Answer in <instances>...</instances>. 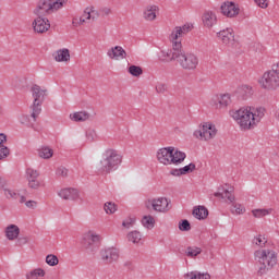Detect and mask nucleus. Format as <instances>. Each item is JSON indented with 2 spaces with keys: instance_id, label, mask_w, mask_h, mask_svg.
<instances>
[{
  "instance_id": "nucleus-27",
  "label": "nucleus",
  "mask_w": 279,
  "mask_h": 279,
  "mask_svg": "<svg viewBox=\"0 0 279 279\" xmlns=\"http://www.w3.org/2000/svg\"><path fill=\"white\" fill-rule=\"evenodd\" d=\"M45 278V270L41 268L33 269L26 274V279Z\"/></svg>"
},
{
  "instance_id": "nucleus-43",
  "label": "nucleus",
  "mask_w": 279,
  "mask_h": 279,
  "mask_svg": "<svg viewBox=\"0 0 279 279\" xmlns=\"http://www.w3.org/2000/svg\"><path fill=\"white\" fill-rule=\"evenodd\" d=\"M179 230H181V232H189V230H191V222L186 219L182 220L179 222Z\"/></svg>"
},
{
  "instance_id": "nucleus-51",
  "label": "nucleus",
  "mask_w": 279,
  "mask_h": 279,
  "mask_svg": "<svg viewBox=\"0 0 279 279\" xmlns=\"http://www.w3.org/2000/svg\"><path fill=\"white\" fill-rule=\"evenodd\" d=\"M28 187L34 190L40 189V181L38 179L28 181Z\"/></svg>"
},
{
  "instance_id": "nucleus-5",
  "label": "nucleus",
  "mask_w": 279,
  "mask_h": 279,
  "mask_svg": "<svg viewBox=\"0 0 279 279\" xmlns=\"http://www.w3.org/2000/svg\"><path fill=\"white\" fill-rule=\"evenodd\" d=\"M123 158L114 149H107L104 154V159L100 161V171L102 173H110L117 171Z\"/></svg>"
},
{
  "instance_id": "nucleus-46",
  "label": "nucleus",
  "mask_w": 279,
  "mask_h": 279,
  "mask_svg": "<svg viewBox=\"0 0 279 279\" xmlns=\"http://www.w3.org/2000/svg\"><path fill=\"white\" fill-rule=\"evenodd\" d=\"M196 166L195 163H190L187 166H184L183 168H181V173L183 175H186V173H193V171H195Z\"/></svg>"
},
{
  "instance_id": "nucleus-38",
  "label": "nucleus",
  "mask_w": 279,
  "mask_h": 279,
  "mask_svg": "<svg viewBox=\"0 0 279 279\" xmlns=\"http://www.w3.org/2000/svg\"><path fill=\"white\" fill-rule=\"evenodd\" d=\"M3 195L7 197V199H19L20 194L16 192V190L5 187L3 190Z\"/></svg>"
},
{
  "instance_id": "nucleus-53",
  "label": "nucleus",
  "mask_w": 279,
  "mask_h": 279,
  "mask_svg": "<svg viewBox=\"0 0 279 279\" xmlns=\"http://www.w3.org/2000/svg\"><path fill=\"white\" fill-rule=\"evenodd\" d=\"M27 243H29V239L27 236H22L17 239L16 245L21 247L23 245H27Z\"/></svg>"
},
{
  "instance_id": "nucleus-34",
  "label": "nucleus",
  "mask_w": 279,
  "mask_h": 279,
  "mask_svg": "<svg viewBox=\"0 0 279 279\" xmlns=\"http://www.w3.org/2000/svg\"><path fill=\"white\" fill-rule=\"evenodd\" d=\"M142 223L144 228H147L148 230H151L154 228L156 220L153 216H144L142 219Z\"/></svg>"
},
{
  "instance_id": "nucleus-31",
  "label": "nucleus",
  "mask_w": 279,
  "mask_h": 279,
  "mask_svg": "<svg viewBox=\"0 0 279 279\" xmlns=\"http://www.w3.org/2000/svg\"><path fill=\"white\" fill-rule=\"evenodd\" d=\"M238 93L242 95V99H247V97H252V87L250 85H242Z\"/></svg>"
},
{
  "instance_id": "nucleus-61",
  "label": "nucleus",
  "mask_w": 279,
  "mask_h": 279,
  "mask_svg": "<svg viewBox=\"0 0 279 279\" xmlns=\"http://www.w3.org/2000/svg\"><path fill=\"white\" fill-rule=\"evenodd\" d=\"M272 70L279 75V61L272 65Z\"/></svg>"
},
{
  "instance_id": "nucleus-35",
  "label": "nucleus",
  "mask_w": 279,
  "mask_h": 279,
  "mask_svg": "<svg viewBox=\"0 0 279 279\" xmlns=\"http://www.w3.org/2000/svg\"><path fill=\"white\" fill-rule=\"evenodd\" d=\"M266 243H267V238H265V235L263 234H258L252 240V244L257 245V247H265Z\"/></svg>"
},
{
  "instance_id": "nucleus-1",
  "label": "nucleus",
  "mask_w": 279,
  "mask_h": 279,
  "mask_svg": "<svg viewBox=\"0 0 279 279\" xmlns=\"http://www.w3.org/2000/svg\"><path fill=\"white\" fill-rule=\"evenodd\" d=\"M191 29H193V25L191 24L177 26L172 29L169 36L170 41L172 43V49L161 51L163 62H173L177 60L184 71H195V69L199 66V58H197L195 53L184 52L182 49V41L180 40V38L186 36Z\"/></svg>"
},
{
  "instance_id": "nucleus-22",
  "label": "nucleus",
  "mask_w": 279,
  "mask_h": 279,
  "mask_svg": "<svg viewBox=\"0 0 279 279\" xmlns=\"http://www.w3.org/2000/svg\"><path fill=\"white\" fill-rule=\"evenodd\" d=\"M159 8L156 4L148 5L143 12V19L145 21H156V12H158Z\"/></svg>"
},
{
  "instance_id": "nucleus-11",
  "label": "nucleus",
  "mask_w": 279,
  "mask_h": 279,
  "mask_svg": "<svg viewBox=\"0 0 279 279\" xmlns=\"http://www.w3.org/2000/svg\"><path fill=\"white\" fill-rule=\"evenodd\" d=\"M100 258L105 262V265H111L116 260H119V248L109 247L100 251Z\"/></svg>"
},
{
  "instance_id": "nucleus-2",
  "label": "nucleus",
  "mask_w": 279,
  "mask_h": 279,
  "mask_svg": "<svg viewBox=\"0 0 279 279\" xmlns=\"http://www.w3.org/2000/svg\"><path fill=\"white\" fill-rule=\"evenodd\" d=\"M232 119L240 125L241 130H254L263 117H265V108L243 107L230 112Z\"/></svg>"
},
{
  "instance_id": "nucleus-18",
  "label": "nucleus",
  "mask_w": 279,
  "mask_h": 279,
  "mask_svg": "<svg viewBox=\"0 0 279 279\" xmlns=\"http://www.w3.org/2000/svg\"><path fill=\"white\" fill-rule=\"evenodd\" d=\"M219 191L222 192H216L214 193V197H221V199H225V202H227V204H234V189L231 190H223L219 189Z\"/></svg>"
},
{
  "instance_id": "nucleus-28",
  "label": "nucleus",
  "mask_w": 279,
  "mask_h": 279,
  "mask_svg": "<svg viewBox=\"0 0 279 279\" xmlns=\"http://www.w3.org/2000/svg\"><path fill=\"white\" fill-rule=\"evenodd\" d=\"M72 121H88L90 119V114L86 111H80L70 116Z\"/></svg>"
},
{
  "instance_id": "nucleus-21",
  "label": "nucleus",
  "mask_w": 279,
  "mask_h": 279,
  "mask_svg": "<svg viewBox=\"0 0 279 279\" xmlns=\"http://www.w3.org/2000/svg\"><path fill=\"white\" fill-rule=\"evenodd\" d=\"M19 234H21V229L16 225H10L5 228V236L9 241H14L19 239Z\"/></svg>"
},
{
  "instance_id": "nucleus-55",
  "label": "nucleus",
  "mask_w": 279,
  "mask_h": 279,
  "mask_svg": "<svg viewBox=\"0 0 279 279\" xmlns=\"http://www.w3.org/2000/svg\"><path fill=\"white\" fill-rule=\"evenodd\" d=\"M20 121L23 125H31L34 123L29 121V116H22Z\"/></svg>"
},
{
  "instance_id": "nucleus-24",
  "label": "nucleus",
  "mask_w": 279,
  "mask_h": 279,
  "mask_svg": "<svg viewBox=\"0 0 279 279\" xmlns=\"http://www.w3.org/2000/svg\"><path fill=\"white\" fill-rule=\"evenodd\" d=\"M185 279H210V275L208 272H199L197 270L191 271L184 275Z\"/></svg>"
},
{
  "instance_id": "nucleus-49",
  "label": "nucleus",
  "mask_w": 279,
  "mask_h": 279,
  "mask_svg": "<svg viewBox=\"0 0 279 279\" xmlns=\"http://www.w3.org/2000/svg\"><path fill=\"white\" fill-rule=\"evenodd\" d=\"M85 20L84 17H73L72 25L73 27H80L81 25H84Z\"/></svg>"
},
{
  "instance_id": "nucleus-30",
  "label": "nucleus",
  "mask_w": 279,
  "mask_h": 279,
  "mask_svg": "<svg viewBox=\"0 0 279 279\" xmlns=\"http://www.w3.org/2000/svg\"><path fill=\"white\" fill-rule=\"evenodd\" d=\"M92 14H95V8H86L83 15L80 19H84L85 23H86V21H90V19H92V21H96L97 16L92 15Z\"/></svg>"
},
{
  "instance_id": "nucleus-41",
  "label": "nucleus",
  "mask_w": 279,
  "mask_h": 279,
  "mask_svg": "<svg viewBox=\"0 0 279 279\" xmlns=\"http://www.w3.org/2000/svg\"><path fill=\"white\" fill-rule=\"evenodd\" d=\"M20 204H25L26 208H36L38 203L36 201H27L25 196H20Z\"/></svg>"
},
{
  "instance_id": "nucleus-44",
  "label": "nucleus",
  "mask_w": 279,
  "mask_h": 279,
  "mask_svg": "<svg viewBox=\"0 0 279 279\" xmlns=\"http://www.w3.org/2000/svg\"><path fill=\"white\" fill-rule=\"evenodd\" d=\"M52 1H53V7L56 12H58V10H62L64 5L69 3V0H52Z\"/></svg>"
},
{
  "instance_id": "nucleus-48",
  "label": "nucleus",
  "mask_w": 279,
  "mask_h": 279,
  "mask_svg": "<svg viewBox=\"0 0 279 279\" xmlns=\"http://www.w3.org/2000/svg\"><path fill=\"white\" fill-rule=\"evenodd\" d=\"M167 90H168L167 84H165V83H158V84L156 85V92H157V93H159V94H161V95H165V93H167Z\"/></svg>"
},
{
  "instance_id": "nucleus-16",
  "label": "nucleus",
  "mask_w": 279,
  "mask_h": 279,
  "mask_svg": "<svg viewBox=\"0 0 279 279\" xmlns=\"http://www.w3.org/2000/svg\"><path fill=\"white\" fill-rule=\"evenodd\" d=\"M107 56L110 58V60H123L128 58V52L125 49H123V47L116 46L107 51Z\"/></svg>"
},
{
  "instance_id": "nucleus-25",
  "label": "nucleus",
  "mask_w": 279,
  "mask_h": 279,
  "mask_svg": "<svg viewBox=\"0 0 279 279\" xmlns=\"http://www.w3.org/2000/svg\"><path fill=\"white\" fill-rule=\"evenodd\" d=\"M185 158H186V154L180 150L172 151V165H180L184 162Z\"/></svg>"
},
{
  "instance_id": "nucleus-60",
  "label": "nucleus",
  "mask_w": 279,
  "mask_h": 279,
  "mask_svg": "<svg viewBox=\"0 0 279 279\" xmlns=\"http://www.w3.org/2000/svg\"><path fill=\"white\" fill-rule=\"evenodd\" d=\"M132 223H134V220H130V221H123L122 222V226L124 227V228H130V226H132Z\"/></svg>"
},
{
  "instance_id": "nucleus-57",
  "label": "nucleus",
  "mask_w": 279,
  "mask_h": 279,
  "mask_svg": "<svg viewBox=\"0 0 279 279\" xmlns=\"http://www.w3.org/2000/svg\"><path fill=\"white\" fill-rule=\"evenodd\" d=\"M5 186H8V181L5 178L0 177V191H5Z\"/></svg>"
},
{
  "instance_id": "nucleus-37",
  "label": "nucleus",
  "mask_w": 279,
  "mask_h": 279,
  "mask_svg": "<svg viewBox=\"0 0 279 279\" xmlns=\"http://www.w3.org/2000/svg\"><path fill=\"white\" fill-rule=\"evenodd\" d=\"M128 239L131 243H141L143 235L138 231H132L128 234Z\"/></svg>"
},
{
  "instance_id": "nucleus-47",
  "label": "nucleus",
  "mask_w": 279,
  "mask_h": 279,
  "mask_svg": "<svg viewBox=\"0 0 279 279\" xmlns=\"http://www.w3.org/2000/svg\"><path fill=\"white\" fill-rule=\"evenodd\" d=\"M10 156V148L5 145L0 146V160H5L7 157Z\"/></svg>"
},
{
  "instance_id": "nucleus-4",
  "label": "nucleus",
  "mask_w": 279,
  "mask_h": 279,
  "mask_svg": "<svg viewBox=\"0 0 279 279\" xmlns=\"http://www.w3.org/2000/svg\"><path fill=\"white\" fill-rule=\"evenodd\" d=\"M33 105L31 106V119L36 123L40 112H43V104L47 97V89L40 88L38 85H34L32 88Z\"/></svg>"
},
{
  "instance_id": "nucleus-58",
  "label": "nucleus",
  "mask_w": 279,
  "mask_h": 279,
  "mask_svg": "<svg viewBox=\"0 0 279 279\" xmlns=\"http://www.w3.org/2000/svg\"><path fill=\"white\" fill-rule=\"evenodd\" d=\"M3 143H8V136H5L3 133H0V147L3 146Z\"/></svg>"
},
{
  "instance_id": "nucleus-6",
  "label": "nucleus",
  "mask_w": 279,
  "mask_h": 279,
  "mask_svg": "<svg viewBox=\"0 0 279 279\" xmlns=\"http://www.w3.org/2000/svg\"><path fill=\"white\" fill-rule=\"evenodd\" d=\"M170 202L166 197L153 198L145 202V207L147 210H151V208L156 213H167L171 210Z\"/></svg>"
},
{
  "instance_id": "nucleus-40",
  "label": "nucleus",
  "mask_w": 279,
  "mask_h": 279,
  "mask_svg": "<svg viewBox=\"0 0 279 279\" xmlns=\"http://www.w3.org/2000/svg\"><path fill=\"white\" fill-rule=\"evenodd\" d=\"M129 73L133 75V77H141L143 73V68L138 65L129 66Z\"/></svg>"
},
{
  "instance_id": "nucleus-36",
  "label": "nucleus",
  "mask_w": 279,
  "mask_h": 279,
  "mask_svg": "<svg viewBox=\"0 0 279 279\" xmlns=\"http://www.w3.org/2000/svg\"><path fill=\"white\" fill-rule=\"evenodd\" d=\"M40 177V173L38 170H34V168H27L26 169V180L29 182L31 180H38Z\"/></svg>"
},
{
  "instance_id": "nucleus-32",
  "label": "nucleus",
  "mask_w": 279,
  "mask_h": 279,
  "mask_svg": "<svg viewBox=\"0 0 279 279\" xmlns=\"http://www.w3.org/2000/svg\"><path fill=\"white\" fill-rule=\"evenodd\" d=\"M185 254L189 258H195V256H199V254H202V248L197 246H189Z\"/></svg>"
},
{
  "instance_id": "nucleus-20",
  "label": "nucleus",
  "mask_w": 279,
  "mask_h": 279,
  "mask_svg": "<svg viewBox=\"0 0 279 279\" xmlns=\"http://www.w3.org/2000/svg\"><path fill=\"white\" fill-rule=\"evenodd\" d=\"M59 197H62V199H73V201H75V199H78L80 192L76 189H71V187L62 189L59 192Z\"/></svg>"
},
{
  "instance_id": "nucleus-9",
  "label": "nucleus",
  "mask_w": 279,
  "mask_h": 279,
  "mask_svg": "<svg viewBox=\"0 0 279 279\" xmlns=\"http://www.w3.org/2000/svg\"><path fill=\"white\" fill-rule=\"evenodd\" d=\"M99 242V235L94 234L93 232H87L83 235L82 245L84 250L89 252V254H94L97 252V244Z\"/></svg>"
},
{
  "instance_id": "nucleus-26",
  "label": "nucleus",
  "mask_w": 279,
  "mask_h": 279,
  "mask_svg": "<svg viewBox=\"0 0 279 279\" xmlns=\"http://www.w3.org/2000/svg\"><path fill=\"white\" fill-rule=\"evenodd\" d=\"M193 215L196 219H206L208 217V210L204 206H198L193 209Z\"/></svg>"
},
{
  "instance_id": "nucleus-14",
  "label": "nucleus",
  "mask_w": 279,
  "mask_h": 279,
  "mask_svg": "<svg viewBox=\"0 0 279 279\" xmlns=\"http://www.w3.org/2000/svg\"><path fill=\"white\" fill-rule=\"evenodd\" d=\"M173 147L161 148L157 151V159L161 165H172L173 161Z\"/></svg>"
},
{
  "instance_id": "nucleus-62",
  "label": "nucleus",
  "mask_w": 279,
  "mask_h": 279,
  "mask_svg": "<svg viewBox=\"0 0 279 279\" xmlns=\"http://www.w3.org/2000/svg\"><path fill=\"white\" fill-rule=\"evenodd\" d=\"M92 16H96V19H99V16H101V14L99 13V11H95L94 13H90Z\"/></svg>"
},
{
  "instance_id": "nucleus-7",
  "label": "nucleus",
  "mask_w": 279,
  "mask_h": 279,
  "mask_svg": "<svg viewBox=\"0 0 279 279\" xmlns=\"http://www.w3.org/2000/svg\"><path fill=\"white\" fill-rule=\"evenodd\" d=\"M195 138H201V141H210L217 136V128L213 123L203 124L201 130L194 132Z\"/></svg>"
},
{
  "instance_id": "nucleus-59",
  "label": "nucleus",
  "mask_w": 279,
  "mask_h": 279,
  "mask_svg": "<svg viewBox=\"0 0 279 279\" xmlns=\"http://www.w3.org/2000/svg\"><path fill=\"white\" fill-rule=\"evenodd\" d=\"M170 173H171V175H177V177L183 175L182 168L181 169H172Z\"/></svg>"
},
{
  "instance_id": "nucleus-19",
  "label": "nucleus",
  "mask_w": 279,
  "mask_h": 279,
  "mask_svg": "<svg viewBox=\"0 0 279 279\" xmlns=\"http://www.w3.org/2000/svg\"><path fill=\"white\" fill-rule=\"evenodd\" d=\"M220 10L225 16H228L229 19H232V16H236L239 14V8L232 2H225L220 7Z\"/></svg>"
},
{
  "instance_id": "nucleus-45",
  "label": "nucleus",
  "mask_w": 279,
  "mask_h": 279,
  "mask_svg": "<svg viewBox=\"0 0 279 279\" xmlns=\"http://www.w3.org/2000/svg\"><path fill=\"white\" fill-rule=\"evenodd\" d=\"M46 263H47V265H50V267H56V265H58V263H59L58 256L47 255Z\"/></svg>"
},
{
  "instance_id": "nucleus-15",
  "label": "nucleus",
  "mask_w": 279,
  "mask_h": 279,
  "mask_svg": "<svg viewBox=\"0 0 279 279\" xmlns=\"http://www.w3.org/2000/svg\"><path fill=\"white\" fill-rule=\"evenodd\" d=\"M217 38L220 39L223 45L234 47V31L232 28L217 32Z\"/></svg>"
},
{
  "instance_id": "nucleus-8",
  "label": "nucleus",
  "mask_w": 279,
  "mask_h": 279,
  "mask_svg": "<svg viewBox=\"0 0 279 279\" xmlns=\"http://www.w3.org/2000/svg\"><path fill=\"white\" fill-rule=\"evenodd\" d=\"M260 84L263 86V88H278L279 86V74L274 71L272 69L265 72L262 80H260Z\"/></svg>"
},
{
  "instance_id": "nucleus-54",
  "label": "nucleus",
  "mask_w": 279,
  "mask_h": 279,
  "mask_svg": "<svg viewBox=\"0 0 279 279\" xmlns=\"http://www.w3.org/2000/svg\"><path fill=\"white\" fill-rule=\"evenodd\" d=\"M95 136H97V134L95 133V130H88L86 132L87 141H90V142L95 141Z\"/></svg>"
},
{
  "instance_id": "nucleus-23",
  "label": "nucleus",
  "mask_w": 279,
  "mask_h": 279,
  "mask_svg": "<svg viewBox=\"0 0 279 279\" xmlns=\"http://www.w3.org/2000/svg\"><path fill=\"white\" fill-rule=\"evenodd\" d=\"M54 60L56 62H69L71 60V52L66 48L60 49L54 53Z\"/></svg>"
},
{
  "instance_id": "nucleus-10",
  "label": "nucleus",
  "mask_w": 279,
  "mask_h": 279,
  "mask_svg": "<svg viewBox=\"0 0 279 279\" xmlns=\"http://www.w3.org/2000/svg\"><path fill=\"white\" fill-rule=\"evenodd\" d=\"M32 27L35 34H47L51 29V23L48 19L39 15L33 21Z\"/></svg>"
},
{
  "instance_id": "nucleus-12",
  "label": "nucleus",
  "mask_w": 279,
  "mask_h": 279,
  "mask_svg": "<svg viewBox=\"0 0 279 279\" xmlns=\"http://www.w3.org/2000/svg\"><path fill=\"white\" fill-rule=\"evenodd\" d=\"M56 7H53V0H39L34 13L40 16V14H53Z\"/></svg>"
},
{
  "instance_id": "nucleus-13",
  "label": "nucleus",
  "mask_w": 279,
  "mask_h": 279,
  "mask_svg": "<svg viewBox=\"0 0 279 279\" xmlns=\"http://www.w3.org/2000/svg\"><path fill=\"white\" fill-rule=\"evenodd\" d=\"M232 104V99L230 98V94H220L216 95L211 99V106L217 110H221L223 108H228Z\"/></svg>"
},
{
  "instance_id": "nucleus-29",
  "label": "nucleus",
  "mask_w": 279,
  "mask_h": 279,
  "mask_svg": "<svg viewBox=\"0 0 279 279\" xmlns=\"http://www.w3.org/2000/svg\"><path fill=\"white\" fill-rule=\"evenodd\" d=\"M39 158H44L45 160H49L53 156V149L49 147H43L38 150Z\"/></svg>"
},
{
  "instance_id": "nucleus-33",
  "label": "nucleus",
  "mask_w": 279,
  "mask_h": 279,
  "mask_svg": "<svg viewBox=\"0 0 279 279\" xmlns=\"http://www.w3.org/2000/svg\"><path fill=\"white\" fill-rule=\"evenodd\" d=\"M272 209H253L252 215L256 219H260L263 217H267V215H271Z\"/></svg>"
},
{
  "instance_id": "nucleus-39",
  "label": "nucleus",
  "mask_w": 279,
  "mask_h": 279,
  "mask_svg": "<svg viewBox=\"0 0 279 279\" xmlns=\"http://www.w3.org/2000/svg\"><path fill=\"white\" fill-rule=\"evenodd\" d=\"M104 209L107 215H114V213H117V204L107 202L105 203Z\"/></svg>"
},
{
  "instance_id": "nucleus-50",
  "label": "nucleus",
  "mask_w": 279,
  "mask_h": 279,
  "mask_svg": "<svg viewBox=\"0 0 279 279\" xmlns=\"http://www.w3.org/2000/svg\"><path fill=\"white\" fill-rule=\"evenodd\" d=\"M99 14L100 16H110V14H112V9L105 7L99 9Z\"/></svg>"
},
{
  "instance_id": "nucleus-63",
  "label": "nucleus",
  "mask_w": 279,
  "mask_h": 279,
  "mask_svg": "<svg viewBox=\"0 0 279 279\" xmlns=\"http://www.w3.org/2000/svg\"><path fill=\"white\" fill-rule=\"evenodd\" d=\"M3 114V107L0 106V117Z\"/></svg>"
},
{
  "instance_id": "nucleus-17",
  "label": "nucleus",
  "mask_w": 279,
  "mask_h": 279,
  "mask_svg": "<svg viewBox=\"0 0 279 279\" xmlns=\"http://www.w3.org/2000/svg\"><path fill=\"white\" fill-rule=\"evenodd\" d=\"M204 27H207V29H211V27H215L217 25V14L213 11H205L202 17Z\"/></svg>"
},
{
  "instance_id": "nucleus-3",
  "label": "nucleus",
  "mask_w": 279,
  "mask_h": 279,
  "mask_svg": "<svg viewBox=\"0 0 279 279\" xmlns=\"http://www.w3.org/2000/svg\"><path fill=\"white\" fill-rule=\"evenodd\" d=\"M257 265V276H265L278 265V254L271 250H257L254 252Z\"/></svg>"
},
{
  "instance_id": "nucleus-56",
  "label": "nucleus",
  "mask_w": 279,
  "mask_h": 279,
  "mask_svg": "<svg viewBox=\"0 0 279 279\" xmlns=\"http://www.w3.org/2000/svg\"><path fill=\"white\" fill-rule=\"evenodd\" d=\"M255 3L259 7V8H268L269 3L267 2V0H255Z\"/></svg>"
},
{
  "instance_id": "nucleus-42",
  "label": "nucleus",
  "mask_w": 279,
  "mask_h": 279,
  "mask_svg": "<svg viewBox=\"0 0 279 279\" xmlns=\"http://www.w3.org/2000/svg\"><path fill=\"white\" fill-rule=\"evenodd\" d=\"M231 213L232 215H243L245 214V208L241 204L233 203Z\"/></svg>"
},
{
  "instance_id": "nucleus-52",
  "label": "nucleus",
  "mask_w": 279,
  "mask_h": 279,
  "mask_svg": "<svg viewBox=\"0 0 279 279\" xmlns=\"http://www.w3.org/2000/svg\"><path fill=\"white\" fill-rule=\"evenodd\" d=\"M57 175H61V178H66L69 175V170L64 167H60L57 169Z\"/></svg>"
}]
</instances>
